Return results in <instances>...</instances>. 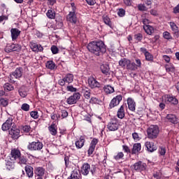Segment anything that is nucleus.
Listing matches in <instances>:
<instances>
[{
  "mask_svg": "<svg viewBox=\"0 0 179 179\" xmlns=\"http://www.w3.org/2000/svg\"><path fill=\"white\" fill-rule=\"evenodd\" d=\"M87 48L90 52L94 54L97 57L101 54H104L107 51L106 45L102 41H92L87 45Z\"/></svg>",
  "mask_w": 179,
  "mask_h": 179,
  "instance_id": "nucleus-1",
  "label": "nucleus"
},
{
  "mask_svg": "<svg viewBox=\"0 0 179 179\" xmlns=\"http://www.w3.org/2000/svg\"><path fill=\"white\" fill-rule=\"evenodd\" d=\"M44 148V144L40 141H33L27 145V150L32 152H40Z\"/></svg>",
  "mask_w": 179,
  "mask_h": 179,
  "instance_id": "nucleus-2",
  "label": "nucleus"
},
{
  "mask_svg": "<svg viewBox=\"0 0 179 179\" xmlns=\"http://www.w3.org/2000/svg\"><path fill=\"white\" fill-rule=\"evenodd\" d=\"M106 128L110 132H115V131H118L120 128V121L117 118L110 119V120L106 125Z\"/></svg>",
  "mask_w": 179,
  "mask_h": 179,
  "instance_id": "nucleus-3",
  "label": "nucleus"
},
{
  "mask_svg": "<svg viewBox=\"0 0 179 179\" xmlns=\"http://www.w3.org/2000/svg\"><path fill=\"white\" fill-rule=\"evenodd\" d=\"M80 173L83 176H89L90 173H92V176H94L96 173V168L91 169L90 164L89 163H84L80 168Z\"/></svg>",
  "mask_w": 179,
  "mask_h": 179,
  "instance_id": "nucleus-4",
  "label": "nucleus"
},
{
  "mask_svg": "<svg viewBox=\"0 0 179 179\" xmlns=\"http://www.w3.org/2000/svg\"><path fill=\"white\" fill-rule=\"evenodd\" d=\"M147 134L150 139H156L157 138V126L150 125L147 129Z\"/></svg>",
  "mask_w": 179,
  "mask_h": 179,
  "instance_id": "nucleus-5",
  "label": "nucleus"
},
{
  "mask_svg": "<svg viewBox=\"0 0 179 179\" xmlns=\"http://www.w3.org/2000/svg\"><path fill=\"white\" fill-rule=\"evenodd\" d=\"M88 85L91 89H100L101 84L94 77H90L87 80Z\"/></svg>",
  "mask_w": 179,
  "mask_h": 179,
  "instance_id": "nucleus-6",
  "label": "nucleus"
},
{
  "mask_svg": "<svg viewBox=\"0 0 179 179\" xmlns=\"http://www.w3.org/2000/svg\"><path fill=\"white\" fill-rule=\"evenodd\" d=\"M15 124L13 123V119L12 117H8L6 122H4L1 126L2 131H9L10 128H13Z\"/></svg>",
  "mask_w": 179,
  "mask_h": 179,
  "instance_id": "nucleus-7",
  "label": "nucleus"
},
{
  "mask_svg": "<svg viewBox=\"0 0 179 179\" xmlns=\"http://www.w3.org/2000/svg\"><path fill=\"white\" fill-rule=\"evenodd\" d=\"M122 101V95L119 94L115 96L110 102L109 107L110 108H114V107H117Z\"/></svg>",
  "mask_w": 179,
  "mask_h": 179,
  "instance_id": "nucleus-8",
  "label": "nucleus"
},
{
  "mask_svg": "<svg viewBox=\"0 0 179 179\" xmlns=\"http://www.w3.org/2000/svg\"><path fill=\"white\" fill-rule=\"evenodd\" d=\"M79 99H80V93H74L73 95L67 99L66 103L67 104H76V102L78 101V100H79Z\"/></svg>",
  "mask_w": 179,
  "mask_h": 179,
  "instance_id": "nucleus-9",
  "label": "nucleus"
},
{
  "mask_svg": "<svg viewBox=\"0 0 179 179\" xmlns=\"http://www.w3.org/2000/svg\"><path fill=\"white\" fill-rule=\"evenodd\" d=\"M146 167H147L146 164L144 163V162H142L141 161L138 162H136L134 164V169L136 171H138V172L145 171V170H146Z\"/></svg>",
  "mask_w": 179,
  "mask_h": 179,
  "instance_id": "nucleus-10",
  "label": "nucleus"
},
{
  "mask_svg": "<svg viewBox=\"0 0 179 179\" xmlns=\"http://www.w3.org/2000/svg\"><path fill=\"white\" fill-rule=\"evenodd\" d=\"M9 134L13 139H18L20 136V130L13 126V128L9 131Z\"/></svg>",
  "mask_w": 179,
  "mask_h": 179,
  "instance_id": "nucleus-11",
  "label": "nucleus"
},
{
  "mask_svg": "<svg viewBox=\"0 0 179 179\" xmlns=\"http://www.w3.org/2000/svg\"><path fill=\"white\" fill-rule=\"evenodd\" d=\"M66 20L71 23L72 24H76L78 23V17L75 13H69L66 15Z\"/></svg>",
  "mask_w": 179,
  "mask_h": 179,
  "instance_id": "nucleus-12",
  "label": "nucleus"
},
{
  "mask_svg": "<svg viewBox=\"0 0 179 179\" xmlns=\"http://www.w3.org/2000/svg\"><path fill=\"white\" fill-rule=\"evenodd\" d=\"M97 143H99V140L97 138H93L87 150L89 156L93 155V152H94V149H96V145H97Z\"/></svg>",
  "mask_w": 179,
  "mask_h": 179,
  "instance_id": "nucleus-13",
  "label": "nucleus"
},
{
  "mask_svg": "<svg viewBox=\"0 0 179 179\" xmlns=\"http://www.w3.org/2000/svg\"><path fill=\"white\" fill-rule=\"evenodd\" d=\"M22 75H23V68L22 67H17L14 72L12 73L10 75V78L12 76H14L15 79H20L22 78Z\"/></svg>",
  "mask_w": 179,
  "mask_h": 179,
  "instance_id": "nucleus-14",
  "label": "nucleus"
},
{
  "mask_svg": "<svg viewBox=\"0 0 179 179\" xmlns=\"http://www.w3.org/2000/svg\"><path fill=\"white\" fill-rule=\"evenodd\" d=\"M6 169L8 171L15 170V161H13V159H10V158L6 160Z\"/></svg>",
  "mask_w": 179,
  "mask_h": 179,
  "instance_id": "nucleus-15",
  "label": "nucleus"
},
{
  "mask_svg": "<svg viewBox=\"0 0 179 179\" xmlns=\"http://www.w3.org/2000/svg\"><path fill=\"white\" fill-rule=\"evenodd\" d=\"M20 30H19L17 28H12L10 29L12 41H15V40H17V38L19 36H20Z\"/></svg>",
  "mask_w": 179,
  "mask_h": 179,
  "instance_id": "nucleus-16",
  "label": "nucleus"
},
{
  "mask_svg": "<svg viewBox=\"0 0 179 179\" xmlns=\"http://www.w3.org/2000/svg\"><path fill=\"white\" fill-rule=\"evenodd\" d=\"M34 174L36 177H43L45 174V169L42 166H36L34 168Z\"/></svg>",
  "mask_w": 179,
  "mask_h": 179,
  "instance_id": "nucleus-17",
  "label": "nucleus"
},
{
  "mask_svg": "<svg viewBox=\"0 0 179 179\" xmlns=\"http://www.w3.org/2000/svg\"><path fill=\"white\" fill-rule=\"evenodd\" d=\"M24 170L27 177H29V178H33V176H34V171L32 166L27 165L24 166Z\"/></svg>",
  "mask_w": 179,
  "mask_h": 179,
  "instance_id": "nucleus-18",
  "label": "nucleus"
},
{
  "mask_svg": "<svg viewBox=\"0 0 179 179\" xmlns=\"http://www.w3.org/2000/svg\"><path fill=\"white\" fill-rule=\"evenodd\" d=\"M127 105L130 111H135L136 107V103L132 98L127 99Z\"/></svg>",
  "mask_w": 179,
  "mask_h": 179,
  "instance_id": "nucleus-19",
  "label": "nucleus"
},
{
  "mask_svg": "<svg viewBox=\"0 0 179 179\" xmlns=\"http://www.w3.org/2000/svg\"><path fill=\"white\" fill-rule=\"evenodd\" d=\"M11 157H10V159L11 160H13L14 162H15V160L17 159H19L20 156V150H17V149H14L11 150Z\"/></svg>",
  "mask_w": 179,
  "mask_h": 179,
  "instance_id": "nucleus-20",
  "label": "nucleus"
},
{
  "mask_svg": "<svg viewBox=\"0 0 179 179\" xmlns=\"http://www.w3.org/2000/svg\"><path fill=\"white\" fill-rule=\"evenodd\" d=\"M145 146L148 150V152H155L157 150V148H156L155 143H150V141H147L145 143Z\"/></svg>",
  "mask_w": 179,
  "mask_h": 179,
  "instance_id": "nucleus-21",
  "label": "nucleus"
},
{
  "mask_svg": "<svg viewBox=\"0 0 179 179\" xmlns=\"http://www.w3.org/2000/svg\"><path fill=\"white\" fill-rule=\"evenodd\" d=\"M80 177V171L79 169H75L73 171H72L70 177H69L67 179H79Z\"/></svg>",
  "mask_w": 179,
  "mask_h": 179,
  "instance_id": "nucleus-22",
  "label": "nucleus"
},
{
  "mask_svg": "<svg viewBox=\"0 0 179 179\" xmlns=\"http://www.w3.org/2000/svg\"><path fill=\"white\" fill-rule=\"evenodd\" d=\"M166 118L169 122H171V124H178V120L177 119V116H176V115L174 114H168Z\"/></svg>",
  "mask_w": 179,
  "mask_h": 179,
  "instance_id": "nucleus-23",
  "label": "nucleus"
},
{
  "mask_svg": "<svg viewBox=\"0 0 179 179\" xmlns=\"http://www.w3.org/2000/svg\"><path fill=\"white\" fill-rule=\"evenodd\" d=\"M85 137L81 136L80 138L75 143L76 148H77V149H82V148L85 146Z\"/></svg>",
  "mask_w": 179,
  "mask_h": 179,
  "instance_id": "nucleus-24",
  "label": "nucleus"
},
{
  "mask_svg": "<svg viewBox=\"0 0 179 179\" xmlns=\"http://www.w3.org/2000/svg\"><path fill=\"white\" fill-rule=\"evenodd\" d=\"M101 71L103 75H110V66L107 64H103L100 66Z\"/></svg>",
  "mask_w": 179,
  "mask_h": 179,
  "instance_id": "nucleus-25",
  "label": "nucleus"
},
{
  "mask_svg": "<svg viewBox=\"0 0 179 179\" xmlns=\"http://www.w3.org/2000/svg\"><path fill=\"white\" fill-rule=\"evenodd\" d=\"M141 149H142V145H141V143H134L131 150L132 155H136V153H139V152H141Z\"/></svg>",
  "mask_w": 179,
  "mask_h": 179,
  "instance_id": "nucleus-26",
  "label": "nucleus"
},
{
  "mask_svg": "<svg viewBox=\"0 0 179 179\" xmlns=\"http://www.w3.org/2000/svg\"><path fill=\"white\" fill-rule=\"evenodd\" d=\"M119 65L121 66V68H123L124 69L128 68V65H129V59L127 58H123L119 61Z\"/></svg>",
  "mask_w": 179,
  "mask_h": 179,
  "instance_id": "nucleus-27",
  "label": "nucleus"
},
{
  "mask_svg": "<svg viewBox=\"0 0 179 179\" xmlns=\"http://www.w3.org/2000/svg\"><path fill=\"white\" fill-rule=\"evenodd\" d=\"M31 48L32 51H34V52H38V51H43V46H41V45H38L34 43H31Z\"/></svg>",
  "mask_w": 179,
  "mask_h": 179,
  "instance_id": "nucleus-28",
  "label": "nucleus"
},
{
  "mask_svg": "<svg viewBox=\"0 0 179 179\" xmlns=\"http://www.w3.org/2000/svg\"><path fill=\"white\" fill-rule=\"evenodd\" d=\"M48 129L50 133L51 134V135H52L53 136H55V135H57V124H55V123H52L50 126L48 127Z\"/></svg>",
  "mask_w": 179,
  "mask_h": 179,
  "instance_id": "nucleus-29",
  "label": "nucleus"
},
{
  "mask_svg": "<svg viewBox=\"0 0 179 179\" xmlns=\"http://www.w3.org/2000/svg\"><path fill=\"white\" fill-rule=\"evenodd\" d=\"M171 29L174 31V34L176 36V38H178L179 37V33H178V27H177V24L176 23L171 22H170Z\"/></svg>",
  "mask_w": 179,
  "mask_h": 179,
  "instance_id": "nucleus-30",
  "label": "nucleus"
},
{
  "mask_svg": "<svg viewBox=\"0 0 179 179\" xmlns=\"http://www.w3.org/2000/svg\"><path fill=\"white\" fill-rule=\"evenodd\" d=\"M117 117L120 120H122L125 117V110L124 109V106H121L118 109L117 113Z\"/></svg>",
  "mask_w": 179,
  "mask_h": 179,
  "instance_id": "nucleus-31",
  "label": "nucleus"
},
{
  "mask_svg": "<svg viewBox=\"0 0 179 179\" xmlns=\"http://www.w3.org/2000/svg\"><path fill=\"white\" fill-rule=\"evenodd\" d=\"M166 152H167V149L164 145H160L159 147L158 153H159V157H164V156H166Z\"/></svg>",
  "mask_w": 179,
  "mask_h": 179,
  "instance_id": "nucleus-32",
  "label": "nucleus"
},
{
  "mask_svg": "<svg viewBox=\"0 0 179 179\" xmlns=\"http://www.w3.org/2000/svg\"><path fill=\"white\" fill-rule=\"evenodd\" d=\"M66 83H68V85H69V83H72V82H73V74L72 73H67L64 77H63Z\"/></svg>",
  "mask_w": 179,
  "mask_h": 179,
  "instance_id": "nucleus-33",
  "label": "nucleus"
},
{
  "mask_svg": "<svg viewBox=\"0 0 179 179\" xmlns=\"http://www.w3.org/2000/svg\"><path fill=\"white\" fill-rule=\"evenodd\" d=\"M103 90L106 94H111L112 93H114V87H111V85H107L103 87Z\"/></svg>",
  "mask_w": 179,
  "mask_h": 179,
  "instance_id": "nucleus-34",
  "label": "nucleus"
},
{
  "mask_svg": "<svg viewBox=\"0 0 179 179\" xmlns=\"http://www.w3.org/2000/svg\"><path fill=\"white\" fill-rule=\"evenodd\" d=\"M143 28L145 30V33L149 34L150 36L155 32V29H153V27L150 25L143 26Z\"/></svg>",
  "mask_w": 179,
  "mask_h": 179,
  "instance_id": "nucleus-35",
  "label": "nucleus"
},
{
  "mask_svg": "<svg viewBox=\"0 0 179 179\" xmlns=\"http://www.w3.org/2000/svg\"><path fill=\"white\" fill-rule=\"evenodd\" d=\"M165 69L166 72H168L169 73H174V72H176V67H174L173 64H166L165 66Z\"/></svg>",
  "mask_w": 179,
  "mask_h": 179,
  "instance_id": "nucleus-36",
  "label": "nucleus"
},
{
  "mask_svg": "<svg viewBox=\"0 0 179 179\" xmlns=\"http://www.w3.org/2000/svg\"><path fill=\"white\" fill-rule=\"evenodd\" d=\"M167 100L169 103H171V104H173V106H177V104H178V99H177L176 96L169 95L167 96Z\"/></svg>",
  "mask_w": 179,
  "mask_h": 179,
  "instance_id": "nucleus-37",
  "label": "nucleus"
},
{
  "mask_svg": "<svg viewBox=\"0 0 179 179\" xmlns=\"http://www.w3.org/2000/svg\"><path fill=\"white\" fill-rule=\"evenodd\" d=\"M20 97L24 99L27 96V92L26 91V87L24 86L21 87L18 90Z\"/></svg>",
  "mask_w": 179,
  "mask_h": 179,
  "instance_id": "nucleus-38",
  "label": "nucleus"
},
{
  "mask_svg": "<svg viewBox=\"0 0 179 179\" xmlns=\"http://www.w3.org/2000/svg\"><path fill=\"white\" fill-rule=\"evenodd\" d=\"M45 66L48 69L53 71V69H55V63L52 60L48 61L45 64Z\"/></svg>",
  "mask_w": 179,
  "mask_h": 179,
  "instance_id": "nucleus-39",
  "label": "nucleus"
},
{
  "mask_svg": "<svg viewBox=\"0 0 179 179\" xmlns=\"http://www.w3.org/2000/svg\"><path fill=\"white\" fill-rule=\"evenodd\" d=\"M113 159L116 160V162H118V160H123L124 159V152H119L116 153L113 156Z\"/></svg>",
  "mask_w": 179,
  "mask_h": 179,
  "instance_id": "nucleus-40",
  "label": "nucleus"
},
{
  "mask_svg": "<svg viewBox=\"0 0 179 179\" xmlns=\"http://www.w3.org/2000/svg\"><path fill=\"white\" fill-rule=\"evenodd\" d=\"M3 89L4 92H12V90H14L15 87L12 84L10 83H5L3 85Z\"/></svg>",
  "mask_w": 179,
  "mask_h": 179,
  "instance_id": "nucleus-41",
  "label": "nucleus"
},
{
  "mask_svg": "<svg viewBox=\"0 0 179 179\" xmlns=\"http://www.w3.org/2000/svg\"><path fill=\"white\" fill-rule=\"evenodd\" d=\"M129 71H136L138 69V67H136V64L135 62H131V60H129V64L127 66V69Z\"/></svg>",
  "mask_w": 179,
  "mask_h": 179,
  "instance_id": "nucleus-42",
  "label": "nucleus"
},
{
  "mask_svg": "<svg viewBox=\"0 0 179 179\" xmlns=\"http://www.w3.org/2000/svg\"><path fill=\"white\" fill-rule=\"evenodd\" d=\"M46 16L48 19H55V11L52 10H48L46 13Z\"/></svg>",
  "mask_w": 179,
  "mask_h": 179,
  "instance_id": "nucleus-43",
  "label": "nucleus"
},
{
  "mask_svg": "<svg viewBox=\"0 0 179 179\" xmlns=\"http://www.w3.org/2000/svg\"><path fill=\"white\" fill-rule=\"evenodd\" d=\"M18 160V164H20L21 166L23 164H27V158L24 156H20Z\"/></svg>",
  "mask_w": 179,
  "mask_h": 179,
  "instance_id": "nucleus-44",
  "label": "nucleus"
},
{
  "mask_svg": "<svg viewBox=\"0 0 179 179\" xmlns=\"http://www.w3.org/2000/svg\"><path fill=\"white\" fill-rule=\"evenodd\" d=\"M103 20L105 24H107V26H109V27H111V20H110V17H108V16L103 15Z\"/></svg>",
  "mask_w": 179,
  "mask_h": 179,
  "instance_id": "nucleus-45",
  "label": "nucleus"
},
{
  "mask_svg": "<svg viewBox=\"0 0 179 179\" xmlns=\"http://www.w3.org/2000/svg\"><path fill=\"white\" fill-rule=\"evenodd\" d=\"M138 9L141 12H146L149 8L146 6L145 3H143V4L138 5Z\"/></svg>",
  "mask_w": 179,
  "mask_h": 179,
  "instance_id": "nucleus-46",
  "label": "nucleus"
},
{
  "mask_svg": "<svg viewBox=\"0 0 179 179\" xmlns=\"http://www.w3.org/2000/svg\"><path fill=\"white\" fill-rule=\"evenodd\" d=\"M9 104V101L3 98L0 99V106L6 107Z\"/></svg>",
  "mask_w": 179,
  "mask_h": 179,
  "instance_id": "nucleus-47",
  "label": "nucleus"
},
{
  "mask_svg": "<svg viewBox=\"0 0 179 179\" xmlns=\"http://www.w3.org/2000/svg\"><path fill=\"white\" fill-rule=\"evenodd\" d=\"M6 52H13V44H8L5 48Z\"/></svg>",
  "mask_w": 179,
  "mask_h": 179,
  "instance_id": "nucleus-48",
  "label": "nucleus"
},
{
  "mask_svg": "<svg viewBox=\"0 0 179 179\" xmlns=\"http://www.w3.org/2000/svg\"><path fill=\"white\" fill-rule=\"evenodd\" d=\"M163 36L164 38H166V40H173V37L171 36V34H170L169 31L164 32Z\"/></svg>",
  "mask_w": 179,
  "mask_h": 179,
  "instance_id": "nucleus-49",
  "label": "nucleus"
},
{
  "mask_svg": "<svg viewBox=\"0 0 179 179\" xmlns=\"http://www.w3.org/2000/svg\"><path fill=\"white\" fill-rule=\"evenodd\" d=\"M143 38V36H142V34L138 33L134 35V39L136 41H142V39Z\"/></svg>",
  "mask_w": 179,
  "mask_h": 179,
  "instance_id": "nucleus-50",
  "label": "nucleus"
},
{
  "mask_svg": "<svg viewBox=\"0 0 179 179\" xmlns=\"http://www.w3.org/2000/svg\"><path fill=\"white\" fill-rule=\"evenodd\" d=\"M21 109L23 111H29L30 110V105L27 104V103H23L21 106Z\"/></svg>",
  "mask_w": 179,
  "mask_h": 179,
  "instance_id": "nucleus-51",
  "label": "nucleus"
},
{
  "mask_svg": "<svg viewBox=\"0 0 179 179\" xmlns=\"http://www.w3.org/2000/svg\"><path fill=\"white\" fill-rule=\"evenodd\" d=\"M59 118H61V116L59 115H57L55 113H52L51 120H52L53 121H57L59 120Z\"/></svg>",
  "mask_w": 179,
  "mask_h": 179,
  "instance_id": "nucleus-52",
  "label": "nucleus"
},
{
  "mask_svg": "<svg viewBox=\"0 0 179 179\" xmlns=\"http://www.w3.org/2000/svg\"><path fill=\"white\" fill-rule=\"evenodd\" d=\"M132 138L135 142H138V141H141V137H139V134H138L136 132L132 134Z\"/></svg>",
  "mask_w": 179,
  "mask_h": 179,
  "instance_id": "nucleus-53",
  "label": "nucleus"
},
{
  "mask_svg": "<svg viewBox=\"0 0 179 179\" xmlns=\"http://www.w3.org/2000/svg\"><path fill=\"white\" fill-rule=\"evenodd\" d=\"M30 115L34 120H37L38 118V112L37 111H31L30 113Z\"/></svg>",
  "mask_w": 179,
  "mask_h": 179,
  "instance_id": "nucleus-54",
  "label": "nucleus"
},
{
  "mask_svg": "<svg viewBox=\"0 0 179 179\" xmlns=\"http://www.w3.org/2000/svg\"><path fill=\"white\" fill-rule=\"evenodd\" d=\"M117 15L120 17H124L125 16V10L124 8H120L117 11Z\"/></svg>",
  "mask_w": 179,
  "mask_h": 179,
  "instance_id": "nucleus-55",
  "label": "nucleus"
},
{
  "mask_svg": "<svg viewBox=\"0 0 179 179\" xmlns=\"http://www.w3.org/2000/svg\"><path fill=\"white\" fill-rule=\"evenodd\" d=\"M13 51H20L22 50V46L19 44H13Z\"/></svg>",
  "mask_w": 179,
  "mask_h": 179,
  "instance_id": "nucleus-56",
  "label": "nucleus"
},
{
  "mask_svg": "<svg viewBox=\"0 0 179 179\" xmlns=\"http://www.w3.org/2000/svg\"><path fill=\"white\" fill-rule=\"evenodd\" d=\"M84 97L89 100L90 99V90H84Z\"/></svg>",
  "mask_w": 179,
  "mask_h": 179,
  "instance_id": "nucleus-57",
  "label": "nucleus"
},
{
  "mask_svg": "<svg viewBox=\"0 0 179 179\" xmlns=\"http://www.w3.org/2000/svg\"><path fill=\"white\" fill-rule=\"evenodd\" d=\"M52 54L55 55V54H58L59 50L58 49V48L55 45H52L50 48Z\"/></svg>",
  "mask_w": 179,
  "mask_h": 179,
  "instance_id": "nucleus-58",
  "label": "nucleus"
},
{
  "mask_svg": "<svg viewBox=\"0 0 179 179\" xmlns=\"http://www.w3.org/2000/svg\"><path fill=\"white\" fill-rule=\"evenodd\" d=\"M145 59L147 61H153V56L148 52V53H145Z\"/></svg>",
  "mask_w": 179,
  "mask_h": 179,
  "instance_id": "nucleus-59",
  "label": "nucleus"
},
{
  "mask_svg": "<svg viewBox=\"0 0 179 179\" xmlns=\"http://www.w3.org/2000/svg\"><path fill=\"white\" fill-rule=\"evenodd\" d=\"M63 26H64V22H62V21H58L56 20L57 29H62Z\"/></svg>",
  "mask_w": 179,
  "mask_h": 179,
  "instance_id": "nucleus-60",
  "label": "nucleus"
},
{
  "mask_svg": "<svg viewBox=\"0 0 179 179\" xmlns=\"http://www.w3.org/2000/svg\"><path fill=\"white\" fill-rule=\"evenodd\" d=\"M71 11H70L69 13H76V10L78 8H76L75 3H71Z\"/></svg>",
  "mask_w": 179,
  "mask_h": 179,
  "instance_id": "nucleus-61",
  "label": "nucleus"
},
{
  "mask_svg": "<svg viewBox=\"0 0 179 179\" xmlns=\"http://www.w3.org/2000/svg\"><path fill=\"white\" fill-rule=\"evenodd\" d=\"M66 90L68 92H76L77 89L73 87V86H72V85H69V86L66 87Z\"/></svg>",
  "mask_w": 179,
  "mask_h": 179,
  "instance_id": "nucleus-62",
  "label": "nucleus"
},
{
  "mask_svg": "<svg viewBox=\"0 0 179 179\" xmlns=\"http://www.w3.org/2000/svg\"><path fill=\"white\" fill-rule=\"evenodd\" d=\"M144 3L148 8V9H150V8H152V1H150V0H145Z\"/></svg>",
  "mask_w": 179,
  "mask_h": 179,
  "instance_id": "nucleus-63",
  "label": "nucleus"
},
{
  "mask_svg": "<svg viewBox=\"0 0 179 179\" xmlns=\"http://www.w3.org/2000/svg\"><path fill=\"white\" fill-rule=\"evenodd\" d=\"M173 13H175V15H177V13H179V3L173 8Z\"/></svg>",
  "mask_w": 179,
  "mask_h": 179,
  "instance_id": "nucleus-64",
  "label": "nucleus"
}]
</instances>
